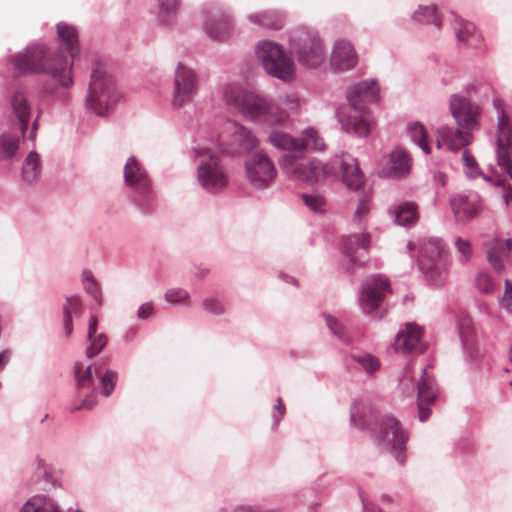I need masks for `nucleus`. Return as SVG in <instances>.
<instances>
[{"mask_svg":"<svg viewBox=\"0 0 512 512\" xmlns=\"http://www.w3.org/2000/svg\"><path fill=\"white\" fill-rule=\"evenodd\" d=\"M476 285L481 292L491 293L497 285L487 273H479L476 278Z\"/></svg>","mask_w":512,"mask_h":512,"instance_id":"c03bdc74","label":"nucleus"},{"mask_svg":"<svg viewBox=\"0 0 512 512\" xmlns=\"http://www.w3.org/2000/svg\"><path fill=\"white\" fill-rule=\"evenodd\" d=\"M455 31L460 42L466 43L475 48H478L482 43L481 36L475 34V26L473 23L458 20L455 24Z\"/></svg>","mask_w":512,"mask_h":512,"instance_id":"c85d7f7f","label":"nucleus"},{"mask_svg":"<svg viewBox=\"0 0 512 512\" xmlns=\"http://www.w3.org/2000/svg\"><path fill=\"white\" fill-rule=\"evenodd\" d=\"M511 250V239H507L505 243L501 241H495L493 245L488 249V261L497 272H502L504 270V260L507 257L508 252H510Z\"/></svg>","mask_w":512,"mask_h":512,"instance_id":"bb28decb","label":"nucleus"},{"mask_svg":"<svg viewBox=\"0 0 512 512\" xmlns=\"http://www.w3.org/2000/svg\"><path fill=\"white\" fill-rule=\"evenodd\" d=\"M400 386L403 391L413 393L417 387V403L420 421L424 422L430 417V406L436 399V390L434 388L433 378L426 369H422L419 377L415 379L413 371L408 366L400 380Z\"/></svg>","mask_w":512,"mask_h":512,"instance_id":"1a4fd4ad","label":"nucleus"},{"mask_svg":"<svg viewBox=\"0 0 512 512\" xmlns=\"http://www.w3.org/2000/svg\"><path fill=\"white\" fill-rule=\"evenodd\" d=\"M451 207L455 216L460 220L472 219L480 210V204L476 198L469 200L468 197L462 195L451 199Z\"/></svg>","mask_w":512,"mask_h":512,"instance_id":"a878e982","label":"nucleus"},{"mask_svg":"<svg viewBox=\"0 0 512 512\" xmlns=\"http://www.w3.org/2000/svg\"><path fill=\"white\" fill-rule=\"evenodd\" d=\"M21 512H59L56 505L45 496H34L22 507Z\"/></svg>","mask_w":512,"mask_h":512,"instance_id":"7c9ffc66","label":"nucleus"},{"mask_svg":"<svg viewBox=\"0 0 512 512\" xmlns=\"http://www.w3.org/2000/svg\"><path fill=\"white\" fill-rule=\"evenodd\" d=\"M12 63L18 75L46 74L57 86L73 85L72 61H68L62 48L34 44L14 55Z\"/></svg>","mask_w":512,"mask_h":512,"instance_id":"f257e3e1","label":"nucleus"},{"mask_svg":"<svg viewBox=\"0 0 512 512\" xmlns=\"http://www.w3.org/2000/svg\"><path fill=\"white\" fill-rule=\"evenodd\" d=\"M369 211V196L368 194H365L362 198L359 199L358 206L354 214V220L361 222L368 215Z\"/></svg>","mask_w":512,"mask_h":512,"instance_id":"49530a36","label":"nucleus"},{"mask_svg":"<svg viewBox=\"0 0 512 512\" xmlns=\"http://www.w3.org/2000/svg\"><path fill=\"white\" fill-rule=\"evenodd\" d=\"M180 9V0H159V19L169 25L173 22Z\"/></svg>","mask_w":512,"mask_h":512,"instance_id":"f704fd0d","label":"nucleus"},{"mask_svg":"<svg viewBox=\"0 0 512 512\" xmlns=\"http://www.w3.org/2000/svg\"><path fill=\"white\" fill-rule=\"evenodd\" d=\"M206 311L211 313H220L221 312V303L220 301L214 298H208L203 303Z\"/></svg>","mask_w":512,"mask_h":512,"instance_id":"603ef678","label":"nucleus"},{"mask_svg":"<svg viewBox=\"0 0 512 512\" xmlns=\"http://www.w3.org/2000/svg\"><path fill=\"white\" fill-rule=\"evenodd\" d=\"M330 62L332 67L339 71L353 69L358 62L353 44L345 39L335 41Z\"/></svg>","mask_w":512,"mask_h":512,"instance_id":"6ab92c4d","label":"nucleus"},{"mask_svg":"<svg viewBox=\"0 0 512 512\" xmlns=\"http://www.w3.org/2000/svg\"><path fill=\"white\" fill-rule=\"evenodd\" d=\"M12 108L20 122L21 131L24 133L30 120L31 107L23 92H16L13 95Z\"/></svg>","mask_w":512,"mask_h":512,"instance_id":"cd10ccee","label":"nucleus"},{"mask_svg":"<svg viewBox=\"0 0 512 512\" xmlns=\"http://www.w3.org/2000/svg\"><path fill=\"white\" fill-rule=\"evenodd\" d=\"M434 181H435L437 184H439L440 186H442V187H443V186H445V185H446V182H447V176H446V174L441 173V172L436 173V174L434 175Z\"/></svg>","mask_w":512,"mask_h":512,"instance_id":"680f3d73","label":"nucleus"},{"mask_svg":"<svg viewBox=\"0 0 512 512\" xmlns=\"http://www.w3.org/2000/svg\"><path fill=\"white\" fill-rule=\"evenodd\" d=\"M85 288L88 293L92 294L95 298L97 297V287L93 279H85Z\"/></svg>","mask_w":512,"mask_h":512,"instance_id":"13d9d810","label":"nucleus"},{"mask_svg":"<svg viewBox=\"0 0 512 512\" xmlns=\"http://www.w3.org/2000/svg\"><path fill=\"white\" fill-rule=\"evenodd\" d=\"M374 435L379 444L395 451H402L407 441L405 432L401 429L399 422L392 416H384L381 419Z\"/></svg>","mask_w":512,"mask_h":512,"instance_id":"ddd939ff","label":"nucleus"},{"mask_svg":"<svg viewBox=\"0 0 512 512\" xmlns=\"http://www.w3.org/2000/svg\"><path fill=\"white\" fill-rule=\"evenodd\" d=\"M197 90V80L194 72L186 66L179 64L175 76L173 104L182 106L191 100Z\"/></svg>","mask_w":512,"mask_h":512,"instance_id":"dca6fc26","label":"nucleus"},{"mask_svg":"<svg viewBox=\"0 0 512 512\" xmlns=\"http://www.w3.org/2000/svg\"><path fill=\"white\" fill-rule=\"evenodd\" d=\"M201 185L208 191H218L224 186V170L222 156L208 154L198 168Z\"/></svg>","mask_w":512,"mask_h":512,"instance_id":"4468645a","label":"nucleus"},{"mask_svg":"<svg viewBox=\"0 0 512 512\" xmlns=\"http://www.w3.org/2000/svg\"><path fill=\"white\" fill-rule=\"evenodd\" d=\"M500 305L509 313H512V282L508 279L505 280V290Z\"/></svg>","mask_w":512,"mask_h":512,"instance_id":"09e8293b","label":"nucleus"},{"mask_svg":"<svg viewBox=\"0 0 512 512\" xmlns=\"http://www.w3.org/2000/svg\"><path fill=\"white\" fill-rule=\"evenodd\" d=\"M202 28L214 41H221L224 32V11L221 3H210L203 10Z\"/></svg>","mask_w":512,"mask_h":512,"instance_id":"f3484780","label":"nucleus"},{"mask_svg":"<svg viewBox=\"0 0 512 512\" xmlns=\"http://www.w3.org/2000/svg\"><path fill=\"white\" fill-rule=\"evenodd\" d=\"M68 512H80L78 509H69Z\"/></svg>","mask_w":512,"mask_h":512,"instance_id":"338daca9","label":"nucleus"},{"mask_svg":"<svg viewBox=\"0 0 512 512\" xmlns=\"http://www.w3.org/2000/svg\"><path fill=\"white\" fill-rule=\"evenodd\" d=\"M299 63L307 67H317L324 60V49L319 37L306 40L297 51Z\"/></svg>","mask_w":512,"mask_h":512,"instance_id":"4be33fe9","label":"nucleus"},{"mask_svg":"<svg viewBox=\"0 0 512 512\" xmlns=\"http://www.w3.org/2000/svg\"><path fill=\"white\" fill-rule=\"evenodd\" d=\"M408 246H409V249H413V244L411 242H409Z\"/></svg>","mask_w":512,"mask_h":512,"instance_id":"774afa93","label":"nucleus"},{"mask_svg":"<svg viewBox=\"0 0 512 512\" xmlns=\"http://www.w3.org/2000/svg\"><path fill=\"white\" fill-rule=\"evenodd\" d=\"M509 360L512 362V345L509 349Z\"/></svg>","mask_w":512,"mask_h":512,"instance_id":"69168bd1","label":"nucleus"},{"mask_svg":"<svg viewBox=\"0 0 512 512\" xmlns=\"http://www.w3.org/2000/svg\"><path fill=\"white\" fill-rule=\"evenodd\" d=\"M165 299L170 303H182L189 300V293L180 288L170 289L165 293Z\"/></svg>","mask_w":512,"mask_h":512,"instance_id":"a18cd8bd","label":"nucleus"},{"mask_svg":"<svg viewBox=\"0 0 512 512\" xmlns=\"http://www.w3.org/2000/svg\"><path fill=\"white\" fill-rule=\"evenodd\" d=\"M421 339V328L408 323L397 333L394 341V349L402 353L421 352L423 349Z\"/></svg>","mask_w":512,"mask_h":512,"instance_id":"aec40b11","label":"nucleus"},{"mask_svg":"<svg viewBox=\"0 0 512 512\" xmlns=\"http://www.w3.org/2000/svg\"><path fill=\"white\" fill-rule=\"evenodd\" d=\"M408 133L414 143H416L423 152L430 153L429 135L426 128L420 122H414L408 125Z\"/></svg>","mask_w":512,"mask_h":512,"instance_id":"c756f323","label":"nucleus"},{"mask_svg":"<svg viewBox=\"0 0 512 512\" xmlns=\"http://www.w3.org/2000/svg\"><path fill=\"white\" fill-rule=\"evenodd\" d=\"M326 321H327V325L329 326V328L335 335H337L339 337L343 336V328H342L341 324L335 318L328 316L326 318Z\"/></svg>","mask_w":512,"mask_h":512,"instance_id":"864d4df0","label":"nucleus"},{"mask_svg":"<svg viewBox=\"0 0 512 512\" xmlns=\"http://www.w3.org/2000/svg\"><path fill=\"white\" fill-rule=\"evenodd\" d=\"M256 55L263 68L270 75L290 81L295 75L292 58L280 45L272 41H262L256 47Z\"/></svg>","mask_w":512,"mask_h":512,"instance_id":"6e6552de","label":"nucleus"},{"mask_svg":"<svg viewBox=\"0 0 512 512\" xmlns=\"http://www.w3.org/2000/svg\"><path fill=\"white\" fill-rule=\"evenodd\" d=\"M414 19L420 23H432L437 27H440L441 20L437 15L436 8L434 6L420 7L414 13Z\"/></svg>","mask_w":512,"mask_h":512,"instance_id":"58836bf2","label":"nucleus"},{"mask_svg":"<svg viewBox=\"0 0 512 512\" xmlns=\"http://www.w3.org/2000/svg\"><path fill=\"white\" fill-rule=\"evenodd\" d=\"M229 131L230 136L226 143V154L239 155L256 147L257 139L245 127L232 123Z\"/></svg>","mask_w":512,"mask_h":512,"instance_id":"a211bd4d","label":"nucleus"},{"mask_svg":"<svg viewBox=\"0 0 512 512\" xmlns=\"http://www.w3.org/2000/svg\"><path fill=\"white\" fill-rule=\"evenodd\" d=\"M57 34L62 45L59 48L63 49L64 55L68 58V61H72L73 64L74 58L79 53L77 29L70 24L61 22L57 24Z\"/></svg>","mask_w":512,"mask_h":512,"instance_id":"b1692460","label":"nucleus"},{"mask_svg":"<svg viewBox=\"0 0 512 512\" xmlns=\"http://www.w3.org/2000/svg\"><path fill=\"white\" fill-rule=\"evenodd\" d=\"M378 92L379 87L374 81H364L350 89L348 99L353 111L341 118L342 126L347 132L359 136L370 133L369 114L365 106L377 100Z\"/></svg>","mask_w":512,"mask_h":512,"instance_id":"20e7f679","label":"nucleus"},{"mask_svg":"<svg viewBox=\"0 0 512 512\" xmlns=\"http://www.w3.org/2000/svg\"><path fill=\"white\" fill-rule=\"evenodd\" d=\"M75 373L77 378V385L80 388L88 387L90 386L92 382V366H88L85 371L80 374V367H75Z\"/></svg>","mask_w":512,"mask_h":512,"instance_id":"de8ad7c7","label":"nucleus"},{"mask_svg":"<svg viewBox=\"0 0 512 512\" xmlns=\"http://www.w3.org/2000/svg\"><path fill=\"white\" fill-rule=\"evenodd\" d=\"M95 405V397L92 396L91 398L84 399L82 401L81 406L77 407V409L86 408L91 409Z\"/></svg>","mask_w":512,"mask_h":512,"instance_id":"e2e57ef3","label":"nucleus"},{"mask_svg":"<svg viewBox=\"0 0 512 512\" xmlns=\"http://www.w3.org/2000/svg\"><path fill=\"white\" fill-rule=\"evenodd\" d=\"M269 139L273 146L287 150V153L283 156L280 162L284 172V162L286 158L291 157L297 164H307L314 161L321 163L316 159L299 161L298 158L301 157L307 150L322 152L326 149L325 141L320 132L312 127L304 129L301 133V136L298 138H293L285 132L274 131L271 133Z\"/></svg>","mask_w":512,"mask_h":512,"instance_id":"423d86ee","label":"nucleus"},{"mask_svg":"<svg viewBox=\"0 0 512 512\" xmlns=\"http://www.w3.org/2000/svg\"><path fill=\"white\" fill-rule=\"evenodd\" d=\"M352 359L368 374L378 371L381 366L379 359L369 353L354 354Z\"/></svg>","mask_w":512,"mask_h":512,"instance_id":"e433bc0d","label":"nucleus"},{"mask_svg":"<svg viewBox=\"0 0 512 512\" xmlns=\"http://www.w3.org/2000/svg\"><path fill=\"white\" fill-rule=\"evenodd\" d=\"M370 241V235L366 233L351 235L343 243L344 252L353 263L364 266L369 259L368 248Z\"/></svg>","mask_w":512,"mask_h":512,"instance_id":"412c9836","label":"nucleus"},{"mask_svg":"<svg viewBox=\"0 0 512 512\" xmlns=\"http://www.w3.org/2000/svg\"><path fill=\"white\" fill-rule=\"evenodd\" d=\"M455 246L457 250L462 254L465 261H468L472 256V247L470 241L457 237L455 240Z\"/></svg>","mask_w":512,"mask_h":512,"instance_id":"8fccbe9b","label":"nucleus"},{"mask_svg":"<svg viewBox=\"0 0 512 512\" xmlns=\"http://www.w3.org/2000/svg\"><path fill=\"white\" fill-rule=\"evenodd\" d=\"M153 313V306L151 303H145L140 306L138 310V317L141 319H146Z\"/></svg>","mask_w":512,"mask_h":512,"instance_id":"5fc2aeb1","label":"nucleus"},{"mask_svg":"<svg viewBox=\"0 0 512 512\" xmlns=\"http://www.w3.org/2000/svg\"><path fill=\"white\" fill-rule=\"evenodd\" d=\"M98 320L95 315H91L88 322V339H92V337L97 332Z\"/></svg>","mask_w":512,"mask_h":512,"instance_id":"4d7b16f0","label":"nucleus"},{"mask_svg":"<svg viewBox=\"0 0 512 512\" xmlns=\"http://www.w3.org/2000/svg\"><path fill=\"white\" fill-rule=\"evenodd\" d=\"M117 382V373L113 371H106L105 374L101 377V388L102 394L104 396H109Z\"/></svg>","mask_w":512,"mask_h":512,"instance_id":"37998d69","label":"nucleus"},{"mask_svg":"<svg viewBox=\"0 0 512 512\" xmlns=\"http://www.w3.org/2000/svg\"><path fill=\"white\" fill-rule=\"evenodd\" d=\"M251 19L266 28L279 30L284 26V16L278 12L257 13Z\"/></svg>","mask_w":512,"mask_h":512,"instance_id":"72a5a7b5","label":"nucleus"},{"mask_svg":"<svg viewBox=\"0 0 512 512\" xmlns=\"http://www.w3.org/2000/svg\"><path fill=\"white\" fill-rule=\"evenodd\" d=\"M124 177L126 183L139 193H147L149 191L150 179L134 157L128 159L124 168Z\"/></svg>","mask_w":512,"mask_h":512,"instance_id":"5701e85b","label":"nucleus"},{"mask_svg":"<svg viewBox=\"0 0 512 512\" xmlns=\"http://www.w3.org/2000/svg\"><path fill=\"white\" fill-rule=\"evenodd\" d=\"M365 512H382V510L376 507L374 504L364 503Z\"/></svg>","mask_w":512,"mask_h":512,"instance_id":"0e129e2a","label":"nucleus"},{"mask_svg":"<svg viewBox=\"0 0 512 512\" xmlns=\"http://www.w3.org/2000/svg\"><path fill=\"white\" fill-rule=\"evenodd\" d=\"M503 199L507 206L512 205V186L503 188Z\"/></svg>","mask_w":512,"mask_h":512,"instance_id":"bf43d9fd","label":"nucleus"},{"mask_svg":"<svg viewBox=\"0 0 512 512\" xmlns=\"http://www.w3.org/2000/svg\"><path fill=\"white\" fill-rule=\"evenodd\" d=\"M417 219V205L414 203H403L399 205L395 211V221L399 225H412Z\"/></svg>","mask_w":512,"mask_h":512,"instance_id":"473e14b6","label":"nucleus"},{"mask_svg":"<svg viewBox=\"0 0 512 512\" xmlns=\"http://www.w3.org/2000/svg\"><path fill=\"white\" fill-rule=\"evenodd\" d=\"M246 174L255 187L264 188L275 179L277 170L265 153L256 152L246 162Z\"/></svg>","mask_w":512,"mask_h":512,"instance_id":"f8f14e48","label":"nucleus"},{"mask_svg":"<svg viewBox=\"0 0 512 512\" xmlns=\"http://www.w3.org/2000/svg\"><path fill=\"white\" fill-rule=\"evenodd\" d=\"M11 357V353L8 350L2 351L0 353V370H2L5 365L9 362Z\"/></svg>","mask_w":512,"mask_h":512,"instance_id":"052dcab7","label":"nucleus"},{"mask_svg":"<svg viewBox=\"0 0 512 512\" xmlns=\"http://www.w3.org/2000/svg\"><path fill=\"white\" fill-rule=\"evenodd\" d=\"M450 110L459 127H439L436 131L437 147L445 146L451 151H456L472 141L469 130L478 127L481 111L478 105L458 95L451 97Z\"/></svg>","mask_w":512,"mask_h":512,"instance_id":"7ed1b4c3","label":"nucleus"},{"mask_svg":"<svg viewBox=\"0 0 512 512\" xmlns=\"http://www.w3.org/2000/svg\"><path fill=\"white\" fill-rule=\"evenodd\" d=\"M285 173L288 177L307 183H317L328 176H334L338 169L342 171V179L351 190H359L364 184V176L359 169L358 161L348 155L342 158L335 157L326 164L309 162L297 164L288 157L284 162Z\"/></svg>","mask_w":512,"mask_h":512,"instance_id":"f03ea898","label":"nucleus"},{"mask_svg":"<svg viewBox=\"0 0 512 512\" xmlns=\"http://www.w3.org/2000/svg\"><path fill=\"white\" fill-rule=\"evenodd\" d=\"M303 201L314 212L323 213L326 211V199L320 194H304Z\"/></svg>","mask_w":512,"mask_h":512,"instance_id":"ea45409f","label":"nucleus"},{"mask_svg":"<svg viewBox=\"0 0 512 512\" xmlns=\"http://www.w3.org/2000/svg\"><path fill=\"white\" fill-rule=\"evenodd\" d=\"M493 104L498 113L496 128L497 161L498 165L512 180V122L501 99H495Z\"/></svg>","mask_w":512,"mask_h":512,"instance_id":"9b49d317","label":"nucleus"},{"mask_svg":"<svg viewBox=\"0 0 512 512\" xmlns=\"http://www.w3.org/2000/svg\"><path fill=\"white\" fill-rule=\"evenodd\" d=\"M274 417L276 422H278L285 413V405L281 398L277 399V404L274 406Z\"/></svg>","mask_w":512,"mask_h":512,"instance_id":"6e6d98bb","label":"nucleus"},{"mask_svg":"<svg viewBox=\"0 0 512 512\" xmlns=\"http://www.w3.org/2000/svg\"><path fill=\"white\" fill-rule=\"evenodd\" d=\"M226 104L233 106L248 119H263L269 123L281 122L285 113L267 98L244 89L226 91Z\"/></svg>","mask_w":512,"mask_h":512,"instance_id":"39448f33","label":"nucleus"},{"mask_svg":"<svg viewBox=\"0 0 512 512\" xmlns=\"http://www.w3.org/2000/svg\"><path fill=\"white\" fill-rule=\"evenodd\" d=\"M390 292L389 281L381 275L369 278L363 286L360 302L365 311L379 307L382 299Z\"/></svg>","mask_w":512,"mask_h":512,"instance_id":"2eb2a0df","label":"nucleus"},{"mask_svg":"<svg viewBox=\"0 0 512 512\" xmlns=\"http://www.w3.org/2000/svg\"><path fill=\"white\" fill-rule=\"evenodd\" d=\"M81 308V303L78 297L71 296L66 300L64 305V331L67 336H70L73 331L72 315L77 313Z\"/></svg>","mask_w":512,"mask_h":512,"instance_id":"c9c22d12","label":"nucleus"},{"mask_svg":"<svg viewBox=\"0 0 512 512\" xmlns=\"http://www.w3.org/2000/svg\"><path fill=\"white\" fill-rule=\"evenodd\" d=\"M89 346L86 354L89 358L96 356L107 345L108 338L105 334H95L92 339H88Z\"/></svg>","mask_w":512,"mask_h":512,"instance_id":"a19ab883","label":"nucleus"},{"mask_svg":"<svg viewBox=\"0 0 512 512\" xmlns=\"http://www.w3.org/2000/svg\"><path fill=\"white\" fill-rule=\"evenodd\" d=\"M20 138L14 134H4L0 137V153L3 158H10L19 148Z\"/></svg>","mask_w":512,"mask_h":512,"instance_id":"4c0bfd02","label":"nucleus"},{"mask_svg":"<svg viewBox=\"0 0 512 512\" xmlns=\"http://www.w3.org/2000/svg\"><path fill=\"white\" fill-rule=\"evenodd\" d=\"M419 266L426 278L436 284L445 282L448 276V254L439 239H429L423 244Z\"/></svg>","mask_w":512,"mask_h":512,"instance_id":"9d476101","label":"nucleus"},{"mask_svg":"<svg viewBox=\"0 0 512 512\" xmlns=\"http://www.w3.org/2000/svg\"><path fill=\"white\" fill-rule=\"evenodd\" d=\"M41 165L40 157L37 153L31 152L25 159L22 174L23 178L27 183L35 182L40 175Z\"/></svg>","mask_w":512,"mask_h":512,"instance_id":"2f4dec72","label":"nucleus"},{"mask_svg":"<svg viewBox=\"0 0 512 512\" xmlns=\"http://www.w3.org/2000/svg\"><path fill=\"white\" fill-rule=\"evenodd\" d=\"M118 98L112 77L102 67L94 69L88 89L87 107L97 115L103 116Z\"/></svg>","mask_w":512,"mask_h":512,"instance_id":"0eeeda50","label":"nucleus"},{"mask_svg":"<svg viewBox=\"0 0 512 512\" xmlns=\"http://www.w3.org/2000/svg\"><path fill=\"white\" fill-rule=\"evenodd\" d=\"M462 161L464 166L468 168L471 172L474 171L477 167L476 159L468 150L463 151Z\"/></svg>","mask_w":512,"mask_h":512,"instance_id":"3c124183","label":"nucleus"},{"mask_svg":"<svg viewBox=\"0 0 512 512\" xmlns=\"http://www.w3.org/2000/svg\"><path fill=\"white\" fill-rule=\"evenodd\" d=\"M460 337L462 344L466 350H471L475 346L474 331L469 323H463L460 326Z\"/></svg>","mask_w":512,"mask_h":512,"instance_id":"79ce46f5","label":"nucleus"},{"mask_svg":"<svg viewBox=\"0 0 512 512\" xmlns=\"http://www.w3.org/2000/svg\"><path fill=\"white\" fill-rule=\"evenodd\" d=\"M411 158L405 150H393L384 166L385 173L392 178H402L409 174Z\"/></svg>","mask_w":512,"mask_h":512,"instance_id":"393cba45","label":"nucleus"}]
</instances>
